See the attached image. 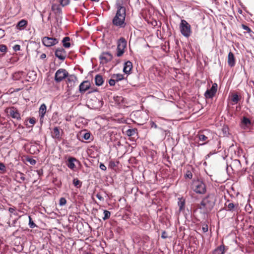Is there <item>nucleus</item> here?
Returning <instances> with one entry per match:
<instances>
[{"mask_svg":"<svg viewBox=\"0 0 254 254\" xmlns=\"http://www.w3.org/2000/svg\"><path fill=\"white\" fill-rule=\"evenodd\" d=\"M117 166L116 163L114 161H110L109 163V167L112 169H114Z\"/></svg>","mask_w":254,"mask_h":254,"instance_id":"nucleus-46","label":"nucleus"},{"mask_svg":"<svg viewBox=\"0 0 254 254\" xmlns=\"http://www.w3.org/2000/svg\"><path fill=\"white\" fill-rule=\"evenodd\" d=\"M90 83L88 80H85L83 81L79 86V92L83 94L85 93L87 90L90 88Z\"/></svg>","mask_w":254,"mask_h":254,"instance_id":"nucleus-14","label":"nucleus"},{"mask_svg":"<svg viewBox=\"0 0 254 254\" xmlns=\"http://www.w3.org/2000/svg\"><path fill=\"white\" fill-rule=\"evenodd\" d=\"M185 177L186 178L191 179L192 178V174L190 170H187L186 173L185 175Z\"/></svg>","mask_w":254,"mask_h":254,"instance_id":"nucleus-40","label":"nucleus"},{"mask_svg":"<svg viewBox=\"0 0 254 254\" xmlns=\"http://www.w3.org/2000/svg\"><path fill=\"white\" fill-rule=\"evenodd\" d=\"M0 34L2 35H4V31L1 29H0Z\"/></svg>","mask_w":254,"mask_h":254,"instance_id":"nucleus-59","label":"nucleus"},{"mask_svg":"<svg viewBox=\"0 0 254 254\" xmlns=\"http://www.w3.org/2000/svg\"><path fill=\"white\" fill-rule=\"evenodd\" d=\"M242 27L243 28V29L244 30H246L248 33H250V32H252L251 28L249 26H248L246 25L242 24Z\"/></svg>","mask_w":254,"mask_h":254,"instance_id":"nucleus-42","label":"nucleus"},{"mask_svg":"<svg viewBox=\"0 0 254 254\" xmlns=\"http://www.w3.org/2000/svg\"><path fill=\"white\" fill-rule=\"evenodd\" d=\"M113 77L116 79L117 81H118L124 79V75L121 74H117L114 75Z\"/></svg>","mask_w":254,"mask_h":254,"instance_id":"nucleus-37","label":"nucleus"},{"mask_svg":"<svg viewBox=\"0 0 254 254\" xmlns=\"http://www.w3.org/2000/svg\"><path fill=\"white\" fill-rule=\"evenodd\" d=\"M150 127H154V128H157V125H156L154 122H151L150 123Z\"/></svg>","mask_w":254,"mask_h":254,"instance_id":"nucleus-56","label":"nucleus"},{"mask_svg":"<svg viewBox=\"0 0 254 254\" xmlns=\"http://www.w3.org/2000/svg\"><path fill=\"white\" fill-rule=\"evenodd\" d=\"M113 55L110 52H103L99 57L101 63L106 64L113 59Z\"/></svg>","mask_w":254,"mask_h":254,"instance_id":"nucleus-10","label":"nucleus"},{"mask_svg":"<svg viewBox=\"0 0 254 254\" xmlns=\"http://www.w3.org/2000/svg\"><path fill=\"white\" fill-rule=\"evenodd\" d=\"M70 38L69 37H65L62 40L63 46L65 48H69L70 47V43L69 42Z\"/></svg>","mask_w":254,"mask_h":254,"instance_id":"nucleus-27","label":"nucleus"},{"mask_svg":"<svg viewBox=\"0 0 254 254\" xmlns=\"http://www.w3.org/2000/svg\"><path fill=\"white\" fill-rule=\"evenodd\" d=\"M238 207V203H234L228 200L224 204V209L228 211H233Z\"/></svg>","mask_w":254,"mask_h":254,"instance_id":"nucleus-12","label":"nucleus"},{"mask_svg":"<svg viewBox=\"0 0 254 254\" xmlns=\"http://www.w3.org/2000/svg\"><path fill=\"white\" fill-rule=\"evenodd\" d=\"M55 55L59 60L64 61L66 57V52L63 48L60 47L55 50Z\"/></svg>","mask_w":254,"mask_h":254,"instance_id":"nucleus-9","label":"nucleus"},{"mask_svg":"<svg viewBox=\"0 0 254 254\" xmlns=\"http://www.w3.org/2000/svg\"><path fill=\"white\" fill-rule=\"evenodd\" d=\"M59 39L56 38L45 36L42 39L43 44L47 47H50L56 45L59 43Z\"/></svg>","mask_w":254,"mask_h":254,"instance_id":"nucleus-7","label":"nucleus"},{"mask_svg":"<svg viewBox=\"0 0 254 254\" xmlns=\"http://www.w3.org/2000/svg\"><path fill=\"white\" fill-rule=\"evenodd\" d=\"M223 134L224 136H228L229 134V127L227 126H224L222 128Z\"/></svg>","mask_w":254,"mask_h":254,"instance_id":"nucleus-33","label":"nucleus"},{"mask_svg":"<svg viewBox=\"0 0 254 254\" xmlns=\"http://www.w3.org/2000/svg\"><path fill=\"white\" fill-rule=\"evenodd\" d=\"M75 162L80 163V162L75 158L70 157L67 159L66 165L69 168L73 170L75 168Z\"/></svg>","mask_w":254,"mask_h":254,"instance_id":"nucleus-16","label":"nucleus"},{"mask_svg":"<svg viewBox=\"0 0 254 254\" xmlns=\"http://www.w3.org/2000/svg\"><path fill=\"white\" fill-rule=\"evenodd\" d=\"M13 49L15 52L20 51V46L19 45H15L13 47Z\"/></svg>","mask_w":254,"mask_h":254,"instance_id":"nucleus-47","label":"nucleus"},{"mask_svg":"<svg viewBox=\"0 0 254 254\" xmlns=\"http://www.w3.org/2000/svg\"><path fill=\"white\" fill-rule=\"evenodd\" d=\"M38 174L40 175V173L41 172V173H42V170L40 171V170H39L38 171Z\"/></svg>","mask_w":254,"mask_h":254,"instance_id":"nucleus-60","label":"nucleus"},{"mask_svg":"<svg viewBox=\"0 0 254 254\" xmlns=\"http://www.w3.org/2000/svg\"><path fill=\"white\" fill-rule=\"evenodd\" d=\"M218 85L217 84L214 83L212 84V87L210 89H207L205 93L204 96L206 99H211L215 95L217 90Z\"/></svg>","mask_w":254,"mask_h":254,"instance_id":"nucleus-8","label":"nucleus"},{"mask_svg":"<svg viewBox=\"0 0 254 254\" xmlns=\"http://www.w3.org/2000/svg\"><path fill=\"white\" fill-rule=\"evenodd\" d=\"M52 137L56 139L61 138V133L59 127H55L53 129V131L52 132Z\"/></svg>","mask_w":254,"mask_h":254,"instance_id":"nucleus-24","label":"nucleus"},{"mask_svg":"<svg viewBox=\"0 0 254 254\" xmlns=\"http://www.w3.org/2000/svg\"><path fill=\"white\" fill-rule=\"evenodd\" d=\"M127 41L124 37H121L117 41V49L116 56L118 57H122L127 48Z\"/></svg>","mask_w":254,"mask_h":254,"instance_id":"nucleus-5","label":"nucleus"},{"mask_svg":"<svg viewBox=\"0 0 254 254\" xmlns=\"http://www.w3.org/2000/svg\"><path fill=\"white\" fill-rule=\"evenodd\" d=\"M214 153H211V152H210L209 154L210 155H211L212 154H214Z\"/></svg>","mask_w":254,"mask_h":254,"instance_id":"nucleus-63","label":"nucleus"},{"mask_svg":"<svg viewBox=\"0 0 254 254\" xmlns=\"http://www.w3.org/2000/svg\"><path fill=\"white\" fill-rule=\"evenodd\" d=\"M24 176V174L20 172H17L16 175V177H18L22 182H24L25 180V178Z\"/></svg>","mask_w":254,"mask_h":254,"instance_id":"nucleus-36","label":"nucleus"},{"mask_svg":"<svg viewBox=\"0 0 254 254\" xmlns=\"http://www.w3.org/2000/svg\"><path fill=\"white\" fill-rule=\"evenodd\" d=\"M137 130L135 128H129L126 131V134L128 136H132L137 134Z\"/></svg>","mask_w":254,"mask_h":254,"instance_id":"nucleus-26","label":"nucleus"},{"mask_svg":"<svg viewBox=\"0 0 254 254\" xmlns=\"http://www.w3.org/2000/svg\"><path fill=\"white\" fill-rule=\"evenodd\" d=\"M76 80L77 78L74 75H68L67 77V82L68 83V85H69V84H70V86H72L73 85V83H74Z\"/></svg>","mask_w":254,"mask_h":254,"instance_id":"nucleus-25","label":"nucleus"},{"mask_svg":"<svg viewBox=\"0 0 254 254\" xmlns=\"http://www.w3.org/2000/svg\"><path fill=\"white\" fill-rule=\"evenodd\" d=\"M91 134L89 132H86L84 134L83 137L85 140H88L90 138Z\"/></svg>","mask_w":254,"mask_h":254,"instance_id":"nucleus-45","label":"nucleus"},{"mask_svg":"<svg viewBox=\"0 0 254 254\" xmlns=\"http://www.w3.org/2000/svg\"><path fill=\"white\" fill-rule=\"evenodd\" d=\"M59 2L62 6L64 7L69 3V0H60Z\"/></svg>","mask_w":254,"mask_h":254,"instance_id":"nucleus-38","label":"nucleus"},{"mask_svg":"<svg viewBox=\"0 0 254 254\" xmlns=\"http://www.w3.org/2000/svg\"><path fill=\"white\" fill-rule=\"evenodd\" d=\"M66 203V200L64 197H61L59 201V204L61 206H63L65 205Z\"/></svg>","mask_w":254,"mask_h":254,"instance_id":"nucleus-41","label":"nucleus"},{"mask_svg":"<svg viewBox=\"0 0 254 254\" xmlns=\"http://www.w3.org/2000/svg\"><path fill=\"white\" fill-rule=\"evenodd\" d=\"M37 77V73L34 70L29 71L26 75V80L28 82L35 81Z\"/></svg>","mask_w":254,"mask_h":254,"instance_id":"nucleus-17","label":"nucleus"},{"mask_svg":"<svg viewBox=\"0 0 254 254\" xmlns=\"http://www.w3.org/2000/svg\"><path fill=\"white\" fill-rule=\"evenodd\" d=\"M228 249V247L223 244L215 248L211 252V254H224Z\"/></svg>","mask_w":254,"mask_h":254,"instance_id":"nucleus-13","label":"nucleus"},{"mask_svg":"<svg viewBox=\"0 0 254 254\" xmlns=\"http://www.w3.org/2000/svg\"><path fill=\"white\" fill-rule=\"evenodd\" d=\"M236 64V60L234 55L231 52H230L228 56V64L230 67H234Z\"/></svg>","mask_w":254,"mask_h":254,"instance_id":"nucleus-18","label":"nucleus"},{"mask_svg":"<svg viewBox=\"0 0 254 254\" xmlns=\"http://www.w3.org/2000/svg\"><path fill=\"white\" fill-rule=\"evenodd\" d=\"M28 24V22L25 19L20 20L16 25V28L17 30H24Z\"/></svg>","mask_w":254,"mask_h":254,"instance_id":"nucleus-19","label":"nucleus"},{"mask_svg":"<svg viewBox=\"0 0 254 254\" xmlns=\"http://www.w3.org/2000/svg\"><path fill=\"white\" fill-rule=\"evenodd\" d=\"M52 10L55 11L56 12L61 13L62 10L61 8L59 7V5H57L55 4H53L51 7Z\"/></svg>","mask_w":254,"mask_h":254,"instance_id":"nucleus-31","label":"nucleus"},{"mask_svg":"<svg viewBox=\"0 0 254 254\" xmlns=\"http://www.w3.org/2000/svg\"><path fill=\"white\" fill-rule=\"evenodd\" d=\"M242 123L246 126H250L252 125L251 121L248 118L246 117H244L242 120Z\"/></svg>","mask_w":254,"mask_h":254,"instance_id":"nucleus-29","label":"nucleus"},{"mask_svg":"<svg viewBox=\"0 0 254 254\" xmlns=\"http://www.w3.org/2000/svg\"><path fill=\"white\" fill-rule=\"evenodd\" d=\"M132 68V63L130 61H128L124 64L123 71L126 74H129Z\"/></svg>","mask_w":254,"mask_h":254,"instance_id":"nucleus-20","label":"nucleus"},{"mask_svg":"<svg viewBox=\"0 0 254 254\" xmlns=\"http://www.w3.org/2000/svg\"><path fill=\"white\" fill-rule=\"evenodd\" d=\"M15 210H16V208L15 207H9L8 208V211L10 213H13L14 215H18V213H15L14 212L15 211Z\"/></svg>","mask_w":254,"mask_h":254,"instance_id":"nucleus-44","label":"nucleus"},{"mask_svg":"<svg viewBox=\"0 0 254 254\" xmlns=\"http://www.w3.org/2000/svg\"><path fill=\"white\" fill-rule=\"evenodd\" d=\"M205 131H202V132L199 133L197 135L199 140L202 141H206L208 137L204 133Z\"/></svg>","mask_w":254,"mask_h":254,"instance_id":"nucleus-28","label":"nucleus"},{"mask_svg":"<svg viewBox=\"0 0 254 254\" xmlns=\"http://www.w3.org/2000/svg\"><path fill=\"white\" fill-rule=\"evenodd\" d=\"M82 182L79 180L77 178H74L73 180V184L77 188H80L82 186Z\"/></svg>","mask_w":254,"mask_h":254,"instance_id":"nucleus-30","label":"nucleus"},{"mask_svg":"<svg viewBox=\"0 0 254 254\" xmlns=\"http://www.w3.org/2000/svg\"><path fill=\"white\" fill-rule=\"evenodd\" d=\"M216 201V197L214 194L209 193L201 200L198 208L202 213L207 214L213 208Z\"/></svg>","mask_w":254,"mask_h":254,"instance_id":"nucleus-2","label":"nucleus"},{"mask_svg":"<svg viewBox=\"0 0 254 254\" xmlns=\"http://www.w3.org/2000/svg\"><path fill=\"white\" fill-rule=\"evenodd\" d=\"M123 100H124V99L122 97L117 96V97L115 98L116 101L118 102H122L123 101Z\"/></svg>","mask_w":254,"mask_h":254,"instance_id":"nucleus-53","label":"nucleus"},{"mask_svg":"<svg viewBox=\"0 0 254 254\" xmlns=\"http://www.w3.org/2000/svg\"><path fill=\"white\" fill-rule=\"evenodd\" d=\"M116 81L115 79H110L109 81V83L110 86H113L115 84Z\"/></svg>","mask_w":254,"mask_h":254,"instance_id":"nucleus-49","label":"nucleus"},{"mask_svg":"<svg viewBox=\"0 0 254 254\" xmlns=\"http://www.w3.org/2000/svg\"><path fill=\"white\" fill-rule=\"evenodd\" d=\"M103 213L104 216L103 217L104 220H106L110 218L111 216V212L107 210H104Z\"/></svg>","mask_w":254,"mask_h":254,"instance_id":"nucleus-32","label":"nucleus"},{"mask_svg":"<svg viewBox=\"0 0 254 254\" xmlns=\"http://www.w3.org/2000/svg\"><path fill=\"white\" fill-rule=\"evenodd\" d=\"M10 116L14 119L17 120L21 119L20 115L16 108L14 107H10L9 109V111L7 112Z\"/></svg>","mask_w":254,"mask_h":254,"instance_id":"nucleus-15","label":"nucleus"},{"mask_svg":"<svg viewBox=\"0 0 254 254\" xmlns=\"http://www.w3.org/2000/svg\"><path fill=\"white\" fill-rule=\"evenodd\" d=\"M47 110V107L45 104H42L39 108V116L40 117V121L43 119L46 114Z\"/></svg>","mask_w":254,"mask_h":254,"instance_id":"nucleus-22","label":"nucleus"},{"mask_svg":"<svg viewBox=\"0 0 254 254\" xmlns=\"http://www.w3.org/2000/svg\"><path fill=\"white\" fill-rule=\"evenodd\" d=\"M210 156V155L209 154H207V156H206V157H209Z\"/></svg>","mask_w":254,"mask_h":254,"instance_id":"nucleus-62","label":"nucleus"},{"mask_svg":"<svg viewBox=\"0 0 254 254\" xmlns=\"http://www.w3.org/2000/svg\"><path fill=\"white\" fill-rule=\"evenodd\" d=\"M91 1H99L100 0H91Z\"/></svg>","mask_w":254,"mask_h":254,"instance_id":"nucleus-61","label":"nucleus"},{"mask_svg":"<svg viewBox=\"0 0 254 254\" xmlns=\"http://www.w3.org/2000/svg\"><path fill=\"white\" fill-rule=\"evenodd\" d=\"M231 100L232 102H233L235 104H237L238 103V102L240 100V98L237 94H235L232 95Z\"/></svg>","mask_w":254,"mask_h":254,"instance_id":"nucleus-34","label":"nucleus"},{"mask_svg":"<svg viewBox=\"0 0 254 254\" xmlns=\"http://www.w3.org/2000/svg\"><path fill=\"white\" fill-rule=\"evenodd\" d=\"M68 75V73L65 69L60 68L55 73V80L56 82L59 83L67 77Z\"/></svg>","mask_w":254,"mask_h":254,"instance_id":"nucleus-6","label":"nucleus"},{"mask_svg":"<svg viewBox=\"0 0 254 254\" xmlns=\"http://www.w3.org/2000/svg\"><path fill=\"white\" fill-rule=\"evenodd\" d=\"M161 238L163 239H166L168 238V236L166 231H163L161 235Z\"/></svg>","mask_w":254,"mask_h":254,"instance_id":"nucleus-52","label":"nucleus"},{"mask_svg":"<svg viewBox=\"0 0 254 254\" xmlns=\"http://www.w3.org/2000/svg\"><path fill=\"white\" fill-rule=\"evenodd\" d=\"M180 30L181 34L185 37H189L191 34V26L185 20H181L180 24Z\"/></svg>","mask_w":254,"mask_h":254,"instance_id":"nucleus-4","label":"nucleus"},{"mask_svg":"<svg viewBox=\"0 0 254 254\" xmlns=\"http://www.w3.org/2000/svg\"><path fill=\"white\" fill-rule=\"evenodd\" d=\"M191 189L195 193L204 194L206 191V185L204 183L199 180H193L191 185Z\"/></svg>","mask_w":254,"mask_h":254,"instance_id":"nucleus-3","label":"nucleus"},{"mask_svg":"<svg viewBox=\"0 0 254 254\" xmlns=\"http://www.w3.org/2000/svg\"><path fill=\"white\" fill-rule=\"evenodd\" d=\"M21 74H22V72H15L13 75V78L15 80L17 79L18 78L19 76H20Z\"/></svg>","mask_w":254,"mask_h":254,"instance_id":"nucleus-43","label":"nucleus"},{"mask_svg":"<svg viewBox=\"0 0 254 254\" xmlns=\"http://www.w3.org/2000/svg\"><path fill=\"white\" fill-rule=\"evenodd\" d=\"M29 161L30 162V163L32 165H34L36 163V161L35 160H33V159H30V160H29Z\"/></svg>","mask_w":254,"mask_h":254,"instance_id":"nucleus-57","label":"nucleus"},{"mask_svg":"<svg viewBox=\"0 0 254 254\" xmlns=\"http://www.w3.org/2000/svg\"><path fill=\"white\" fill-rule=\"evenodd\" d=\"M178 205L179 207V212L184 210L185 207V199L183 197L179 198Z\"/></svg>","mask_w":254,"mask_h":254,"instance_id":"nucleus-21","label":"nucleus"},{"mask_svg":"<svg viewBox=\"0 0 254 254\" xmlns=\"http://www.w3.org/2000/svg\"><path fill=\"white\" fill-rule=\"evenodd\" d=\"M46 55L45 54H42L40 56V59H44L46 58Z\"/></svg>","mask_w":254,"mask_h":254,"instance_id":"nucleus-58","label":"nucleus"},{"mask_svg":"<svg viewBox=\"0 0 254 254\" xmlns=\"http://www.w3.org/2000/svg\"><path fill=\"white\" fill-rule=\"evenodd\" d=\"M206 144V143H202V144H200V145H204V144Z\"/></svg>","mask_w":254,"mask_h":254,"instance_id":"nucleus-64","label":"nucleus"},{"mask_svg":"<svg viewBox=\"0 0 254 254\" xmlns=\"http://www.w3.org/2000/svg\"><path fill=\"white\" fill-rule=\"evenodd\" d=\"M95 83L98 86H101L104 83L103 76L100 74H97L95 77Z\"/></svg>","mask_w":254,"mask_h":254,"instance_id":"nucleus-23","label":"nucleus"},{"mask_svg":"<svg viewBox=\"0 0 254 254\" xmlns=\"http://www.w3.org/2000/svg\"><path fill=\"white\" fill-rule=\"evenodd\" d=\"M117 8L116 15L112 19V23L114 26L119 28H125L127 25L126 22V8L120 4H117Z\"/></svg>","mask_w":254,"mask_h":254,"instance_id":"nucleus-1","label":"nucleus"},{"mask_svg":"<svg viewBox=\"0 0 254 254\" xmlns=\"http://www.w3.org/2000/svg\"><path fill=\"white\" fill-rule=\"evenodd\" d=\"M91 108L95 110L100 109L103 106V101L97 98L91 99Z\"/></svg>","mask_w":254,"mask_h":254,"instance_id":"nucleus-11","label":"nucleus"},{"mask_svg":"<svg viewBox=\"0 0 254 254\" xmlns=\"http://www.w3.org/2000/svg\"><path fill=\"white\" fill-rule=\"evenodd\" d=\"M202 230L203 232L206 233L208 231V226L206 224H204L202 227Z\"/></svg>","mask_w":254,"mask_h":254,"instance_id":"nucleus-48","label":"nucleus"},{"mask_svg":"<svg viewBox=\"0 0 254 254\" xmlns=\"http://www.w3.org/2000/svg\"><path fill=\"white\" fill-rule=\"evenodd\" d=\"M29 123L31 124L34 125L36 123V120L34 118H32L29 119Z\"/></svg>","mask_w":254,"mask_h":254,"instance_id":"nucleus-55","label":"nucleus"},{"mask_svg":"<svg viewBox=\"0 0 254 254\" xmlns=\"http://www.w3.org/2000/svg\"><path fill=\"white\" fill-rule=\"evenodd\" d=\"M99 168L101 170L103 171H106L107 169L106 166L102 163H100Z\"/></svg>","mask_w":254,"mask_h":254,"instance_id":"nucleus-50","label":"nucleus"},{"mask_svg":"<svg viewBox=\"0 0 254 254\" xmlns=\"http://www.w3.org/2000/svg\"><path fill=\"white\" fill-rule=\"evenodd\" d=\"M7 47L5 45H0V52L3 54H5L7 51Z\"/></svg>","mask_w":254,"mask_h":254,"instance_id":"nucleus-39","label":"nucleus"},{"mask_svg":"<svg viewBox=\"0 0 254 254\" xmlns=\"http://www.w3.org/2000/svg\"><path fill=\"white\" fill-rule=\"evenodd\" d=\"M96 197H97V198L98 199H99L100 200H101V201H104V198L102 196V195H101V194H100L99 193H98L97 194H96Z\"/></svg>","mask_w":254,"mask_h":254,"instance_id":"nucleus-51","label":"nucleus"},{"mask_svg":"<svg viewBox=\"0 0 254 254\" xmlns=\"http://www.w3.org/2000/svg\"><path fill=\"white\" fill-rule=\"evenodd\" d=\"M29 218V226L31 228H34L37 227V225L32 221V218L30 216H28Z\"/></svg>","mask_w":254,"mask_h":254,"instance_id":"nucleus-35","label":"nucleus"},{"mask_svg":"<svg viewBox=\"0 0 254 254\" xmlns=\"http://www.w3.org/2000/svg\"><path fill=\"white\" fill-rule=\"evenodd\" d=\"M5 170V166L2 163H0V170L4 171Z\"/></svg>","mask_w":254,"mask_h":254,"instance_id":"nucleus-54","label":"nucleus"}]
</instances>
